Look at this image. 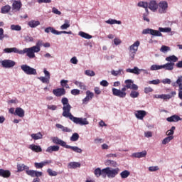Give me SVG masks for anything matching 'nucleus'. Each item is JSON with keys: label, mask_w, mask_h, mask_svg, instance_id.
Segmentation results:
<instances>
[{"label": "nucleus", "mask_w": 182, "mask_h": 182, "mask_svg": "<svg viewBox=\"0 0 182 182\" xmlns=\"http://www.w3.org/2000/svg\"><path fill=\"white\" fill-rule=\"evenodd\" d=\"M61 103L63 107L62 116L66 119H70L71 122H73L75 124H79L80 126H87L89 124L87 118L76 117L72 114L70 110H72V106L69 104V100L67 97L61 99Z\"/></svg>", "instance_id": "nucleus-1"}, {"label": "nucleus", "mask_w": 182, "mask_h": 182, "mask_svg": "<svg viewBox=\"0 0 182 182\" xmlns=\"http://www.w3.org/2000/svg\"><path fill=\"white\" fill-rule=\"evenodd\" d=\"M125 85L121 90L113 87L112 89L113 96H116L117 97H119L120 99H124L126 96H127V92L126 90L127 89H132V90H137L139 89V86L134 84V81L132 80H126L124 81Z\"/></svg>", "instance_id": "nucleus-2"}, {"label": "nucleus", "mask_w": 182, "mask_h": 182, "mask_svg": "<svg viewBox=\"0 0 182 182\" xmlns=\"http://www.w3.org/2000/svg\"><path fill=\"white\" fill-rule=\"evenodd\" d=\"M52 141L54 143V144H59V146H61V147H65V149H70L74 151V153H78L79 154H82V153H83V150L79 148V146L68 145L65 141L59 139L58 136L53 137Z\"/></svg>", "instance_id": "nucleus-3"}, {"label": "nucleus", "mask_w": 182, "mask_h": 182, "mask_svg": "<svg viewBox=\"0 0 182 182\" xmlns=\"http://www.w3.org/2000/svg\"><path fill=\"white\" fill-rule=\"evenodd\" d=\"M41 46H43V41L39 40L37 41L36 46L30 48H26L28 58H29V59H34V58H36L35 53L41 52Z\"/></svg>", "instance_id": "nucleus-4"}, {"label": "nucleus", "mask_w": 182, "mask_h": 182, "mask_svg": "<svg viewBox=\"0 0 182 182\" xmlns=\"http://www.w3.org/2000/svg\"><path fill=\"white\" fill-rule=\"evenodd\" d=\"M174 63H166V64L159 65L157 64H154L151 65L150 70H161L164 69V70H168V72H171V70H174Z\"/></svg>", "instance_id": "nucleus-5"}, {"label": "nucleus", "mask_w": 182, "mask_h": 182, "mask_svg": "<svg viewBox=\"0 0 182 182\" xmlns=\"http://www.w3.org/2000/svg\"><path fill=\"white\" fill-rule=\"evenodd\" d=\"M104 173L106 178V176L108 177V178H114L119 173H120V168H111V167H107L104 168Z\"/></svg>", "instance_id": "nucleus-6"}, {"label": "nucleus", "mask_w": 182, "mask_h": 182, "mask_svg": "<svg viewBox=\"0 0 182 182\" xmlns=\"http://www.w3.org/2000/svg\"><path fill=\"white\" fill-rule=\"evenodd\" d=\"M139 46H140V41H136L129 47V58H131L132 60L134 59V56H136V53H137V50H139Z\"/></svg>", "instance_id": "nucleus-7"}, {"label": "nucleus", "mask_w": 182, "mask_h": 182, "mask_svg": "<svg viewBox=\"0 0 182 182\" xmlns=\"http://www.w3.org/2000/svg\"><path fill=\"white\" fill-rule=\"evenodd\" d=\"M142 35H151L152 36L161 37L163 33H161L160 30H154L152 28H146L142 31Z\"/></svg>", "instance_id": "nucleus-8"}, {"label": "nucleus", "mask_w": 182, "mask_h": 182, "mask_svg": "<svg viewBox=\"0 0 182 182\" xmlns=\"http://www.w3.org/2000/svg\"><path fill=\"white\" fill-rule=\"evenodd\" d=\"M4 53H18V55H25L27 54L26 48L23 50H19L17 48H6L4 49Z\"/></svg>", "instance_id": "nucleus-9"}, {"label": "nucleus", "mask_w": 182, "mask_h": 182, "mask_svg": "<svg viewBox=\"0 0 182 182\" xmlns=\"http://www.w3.org/2000/svg\"><path fill=\"white\" fill-rule=\"evenodd\" d=\"M21 69L26 73V75H37L38 73L36 69L31 68L26 64L21 65Z\"/></svg>", "instance_id": "nucleus-10"}, {"label": "nucleus", "mask_w": 182, "mask_h": 182, "mask_svg": "<svg viewBox=\"0 0 182 182\" xmlns=\"http://www.w3.org/2000/svg\"><path fill=\"white\" fill-rule=\"evenodd\" d=\"M43 73L45 76L39 77L38 79L42 82V83H46V85H49L50 82V73L46 70V68L43 69Z\"/></svg>", "instance_id": "nucleus-11"}, {"label": "nucleus", "mask_w": 182, "mask_h": 182, "mask_svg": "<svg viewBox=\"0 0 182 182\" xmlns=\"http://www.w3.org/2000/svg\"><path fill=\"white\" fill-rule=\"evenodd\" d=\"M168 8V4L167 1H160L158 4V11L160 14H166Z\"/></svg>", "instance_id": "nucleus-12"}, {"label": "nucleus", "mask_w": 182, "mask_h": 182, "mask_svg": "<svg viewBox=\"0 0 182 182\" xmlns=\"http://www.w3.org/2000/svg\"><path fill=\"white\" fill-rule=\"evenodd\" d=\"M16 65V63L12 60H4L1 61V65L5 69H11Z\"/></svg>", "instance_id": "nucleus-13"}, {"label": "nucleus", "mask_w": 182, "mask_h": 182, "mask_svg": "<svg viewBox=\"0 0 182 182\" xmlns=\"http://www.w3.org/2000/svg\"><path fill=\"white\" fill-rule=\"evenodd\" d=\"M26 173L30 177H36V178H39V177H42L43 176V173L42 171H38L35 170H26Z\"/></svg>", "instance_id": "nucleus-14"}, {"label": "nucleus", "mask_w": 182, "mask_h": 182, "mask_svg": "<svg viewBox=\"0 0 182 182\" xmlns=\"http://www.w3.org/2000/svg\"><path fill=\"white\" fill-rule=\"evenodd\" d=\"M95 96V94L90 90H87L86 92V97L82 100V104L83 105H87L92 99H93V97Z\"/></svg>", "instance_id": "nucleus-15"}, {"label": "nucleus", "mask_w": 182, "mask_h": 182, "mask_svg": "<svg viewBox=\"0 0 182 182\" xmlns=\"http://www.w3.org/2000/svg\"><path fill=\"white\" fill-rule=\"evenodd\" d=\"M21 8H22V2H21V1L15 0L13 1L12 11H14V12H19Z\"/></svg>", "instance_id": "nucleus-16"}, {"label": "nucleus", "mask_w": 182, "mask_h": 182, "mask_svg": "<svg viewBox=\"0 0 182 182\" xmlns=\"http://www.w3.org/2000/svg\"><path fill=\"white\" fill-rule=\"evenodd\" d=\"M148 8L152 11V12H157V9H159V4H157V1L152 0L148 4Z\"/></svg>", "instance_id": "nucleus-17"}, {"label": "nucleus", "mask_w": 182, "mask_h": 182, "mask_svg": "<svg viewBox=\"0 0 182 182\" xmlns=\"http://www.w3.org/2000/svg\"><path fill=\"white\" fill-rule=\"evenodd\" d=\"M53 93L57 97H60V96H65V95H66V90L65 88H58L53 90Z\"/></svg>", "instance_id": "nucleus-18"}, {"label": "nucleus", "mask_w": 182, "mask_h": 182, "mask_svg": "<svg viewBox=\"0 0 182 182\" xmlns=\"http://www.w3.org/2000/svg\"><path fill=\"white\" fill-rule=\"evenodd\" d=\"M147 115V112L144 110H137L135 112V117L136 119H139V120H143L144 119V117Z\"/></svg>", "instance_id": "nucleus-19"}, {"label": "nucleus", "mask_w": 182, "mask_h": 182, "mask_svg": "<svg viewBox=\"0 0 182 182\" xmlns=\"http://www.w3.org/2000/svg\"><path fill=\"white\" fill-rule=\"evenodd\" d=\"M147 156V151H143L141 152H135L132 154V157L135 159H141L143 157H146Z\"/></svg>", "instance_id": "nucleus-20"}, {"label": "nucleus", "mask_w": 182, "mask_h": 182, "mask_svg": "<svg viewBox=\"0 0 182 182\" xmlns=\"http://www.w3.org/2000/svg\"><path fill=\"white\" fill-rule=\"evenodd\" d=\"M0 177H3L4 178H9V177H11V171L9 170L0 168Z\"/></svg>", "instance_id": "nucleus-21"}, {"label": "nucleus", "mask_w": 182, "mask_h": 182, "mask_svg": "<svg viewBox=\"0 0 182 182\" xmlns=\"http://www.w3.org/2000/svg\"><path fill=\"white\" fill-rule=\"evenodd\" d=\"M28 149H30V150H32V151H34L35 153L42 152V147H41V146L39 145L31 144L29 145Z\"/></svg>", "instance_id": "nucleus-22"}, {"label": "nucleus", "mask_w": 182, "mask_h": 182, "mask_svg": "<svg viewBox=\"0 0 182 182\" xmlns=\"http://www.w3.org/2000/svg\"><path fill=\"white\" fill-rule=\"evenodd\" d=\"M55 127H57V129H60L64 133H72V129L70 128L65 127L60 124H56Z\"/></svg>", "instance_id": "nucleus-23"}, {"label": "nucleus", "mask_w": 182, "mask_h": 182, "mask_svg": "<svg viewBox=\"0 0 182 182\" xmlns=\"http://www.w3.org/2000/svg\"><path fill=\"white\" fill-rule=\"evenodd\" d=\"M167 122H169L170 123L171 122H180L181 120H182V119L178 116V115H172L168 118H166Z\"/></svg>", "instance_id": "nucleus-24"}, {"label": "nucleus", "mask_w": 182, "mask_h": 182, "mask_svg": "<svg viewBox=\"0 0 182 182\" xmlns=\"http://www.w3.org/2000/svg\"><path fill=\"white\" fill-rule=\"evenodd\" d=\"M176 91L171 92V94H162L161 99H163V100H166V102H167V100H170V99H171V97L176 96Z\"/></svg>", "instance_id": "nucleus-25"}, {"label": "nucleus", "mask_w": 182, "mask_h": 182, "mask_svg": "<svg viewBox=\"0 0 182 182\" xmlns=\"http://www.w3.org/2000/svg\"><path fill=\"white\" fill-rule=\"evenodd\" d=\"M104 171H105V168H103L102 170V169H100V168H97L94 171V174H95V176H96V177H100V176H102V177L105 178V175Z\"/></svg>", "instance_id": "nucleus-26"}, {"label": "nucleus", "mask_w": 182, "mask_h": 182, "mask_svg": "<svg viewBox=\"0 0 182 182\" xmlns=\"http://www.w3.org/2000/svg\"><path fill=\"white\" fill-rule=\"evenodd\" d=\"M126 72H127V73H134V75H140L141 70H140L138 67H134L133 69L127 68Z\"/></svg>", "instance_id": "nucleus-27"}, {"label": "nucleus", "mask_w": 182, "mask_h": 182, "mask_svg": "<svg viewBox=\"0 0 182 182\" xmlns=\"http://www.w3.org/2000/svg\"><path fill=\"white\" fill-rule=\"evenodd\" d=\"M14 115L18 116V117H23L25 116V111L21 107H17L14 112Z\"/></svg>", "instance_id": "nucleus-28"}, {"label": "nucleus", "mask_w": 182, "mask_h": 182, "mask_svg": "<svg viewBox=\"0 0 182 182\" xmlns=\"http://www.w3.org/2000/svg\"><path fill=\"white\" fill-rule=\"evenodd\" d=\"M165 60H166V62H168V63H174L178 60V58H177V56L173 55L166 57L165 58Z\"/></svg>", "instance_id": "nucleus-29"}, {"label": "nucleus", "mask_w": 182, "mask_h": 182, "mask_svg": "<svg viewBox=\"0 0 182 182\" xmlns=\"http://www.w3.org/2000/svg\"><path fill=\"white\" fill-rule=\"evenodd\" d=\"M59 146L58 145H53L48 146L46 149L47 153H53V151H59Z\"/></svg>", "instance_id": "nucleus-30"}, {"label": "nucleus", "mask_w": 182, "mask_h": 182, "mask_svg": "<svg viewBox=\"0 0 182 182\" xmlns=\"http://www.w3.org/2000/svg\"><path fill=\"white\" fill-rule=\"evenodd\" d=\"M50 161H42L40 163L36 162L34 163V166L36 168H43L44 166H46V164H49Z\"/></svg>", "instance_id": "nucleus-31"}, {"label": "nucleus", "mask_w": 182, "mask_h": 182, "mask_svg": "<svg viewBox=\"0 0 182 182\" xmlns=\"http://www.w3.org/2000/svg\"><path fill=\"white\" fill-rule=\"evenodd\" d=\"M80 166H81L80 162H70L68 164V168H70V169L77 168L80 167Z\"/></svg>", "instance_id": "nucleus-32"}, {"label": "nucleus", "mask_w": 182, "mask_h": 182, "mask_svg": "<svg viewBox=\"0 0 182 182\" xmlns=\"http://www.w3.org/2000/svg\"><path fill=\"white\" fill-rule=\"evenodd\" d=\"M28 25L30 28H36L41 25V22L39 21L31 20L28 21Z\"/></svg>", "instance_id": "nucleus-33"}, {"label": "nucleus", "mask_w": 182, "mask_h": 182, "mask_svg": "<svg viewBox=\"0 0 182 182\" xmlns=\"http://www.w3.org/2000/svg\"><path fill=\"white\" fill-rule=\"evenodd\" d=\"M106 23H108V25H122L121 21H117L116 19L109 18L107 21H105Z\"/></svg>", "instance_id": "nucleus-34"}, {"label": "nucleus", "mask_w": 182, "mask_h": 182, "mask_svg": "<svg viewBox=\"0 0 182 182\" xmlns=\"http://www.w3.org/2000/svg\"><path fill=\"white\" fill-rule=\"evenodd\" d=\"M74 84L75 86H77V87H79V89H81L82 90H86V85H85L84 82L75 80L74 81Z\"/></svg>", "instance_id": "nucleus-35"}, {"label": "nucleus", "mask_w": 182, "mask_h": 182, "mask_svg": "<svg viewBox=\"0 0 182 182\" xmlns=\"http://www.w3.org/2000/svg\"><path fill=\"white\" fill-rule=\"evenodd\" d=\"M105 166H110L111 167H117L119 164H117V162H116V161L107 159L105 161Z\"/></svg>", "instance_id": "nucleus-36"}, {"label": "nucleus", "mask_w": 182, "mask_h": 182, "mask_svg": "<svg viewBox=\"0 0 182 182\" xmlns=\"http://www.w3.org/2000/svg\"><path fill=\"white\" fill-rule=\"evenodd\" d=\"M44 31H45L46 33H51L53 35H57V33H58V31L55 30V28H53V27H50V26L46 28Z\"/></svg>", "instance_id": "nucleus-37"}, {"label": "nucleus", "mask_w": 182, "mask_h": 182, "mask_svg": "<svg viewBox=\"0 0 182 182\" xmlns=\"http://www.w3.org/2000/svg\"><path fill=\"white\" fill-rule=\"evenodd\" d=\"M31 136V139H33V140H41V139L43 138V135L41 132H38L36 134H32Z\"/></svg>", "instance_id": "nucleus-38"}, {"label": "nucleus", "mask_w": 182, "mask_h": 182, "mask_svg": "<svg viewBox=\"0 0 182 182\" xmlns=\"http://www.w3.org/2000/svg\"><path fill=\"white\" fill-rule=\"evenodd\" d=\"M17 169H18V171H23V170H29V166L23 164H17Z\"/></svg>", "instance_id": "nucleus-39"}, {"label": "nucleus", "mask_w": 182, "mask_h": 182, "mask_svg": "<svg viewBox=\"0 0 182 182\" xmlns=\"http://www.w3.org/2000/svg\"><path fill=\"white\" fill-rule=\"evenodd\" d=\"M11 6H9L8 4L5 5V6L1 7V13L4 14H9V12L11 11Z\"/></svg>", "instance_id": "nucleus-40"}, {"label": "nucleus", "mask_w": 182, "mask_h": 182, "mask_svg": "<svg viewBox=\"0 0 182 182\" xmlns=\"http://www.w3.org/2000/svg\"><path fill=\"white\" fill-rule=\"evenodd\" d=\"M79 36H81V38H84V39H92V36H90V34H88L87 33L80 31L78 33Z\"/></svg>", "instance_id": "nucleus-41"}, {"label": "nucleus", "mask_w": 182, "mask_h": 182, "mask_svg": "<svg viewBox=\"0 0 182 182\" xmlns=\"http://www.w3.org/2000/svg\"><path fill=\"white\" fill-rule=\"evenodd\" d=\"M64 22L65 23L60 26V29L63 31L68 29V28H70V21L69 20L65 19Z\"/></svg>", "instance_id": "nucleus-42"}, {"label": "nucleus", "mask_w": 182, "mask_h": 182, "mask_svg": "<svg viewBox=\"0 0 182 182\" xmlns=\"http://www.w3.org/2000/svg\"><path fill=\"white\" fill-rule=\"evenodd\" d=\"M173 139H174V136H166L165 139L162 140V144H168V143H170V141H171Z\"/></svg>", "instance_id": "nucleus-43"}, {"label": "nucleus", "mask_w": 182, "mask_h": 182, "mask_svg": "<svg viewBox=\"0 0 182 182\" xmlns=\"http://www.w3.org/2000/svg\"><path fill=\"white\" fill-rule=\"evenodd\" d=\"M171 50V48L167 46H161L160 48V52L162 53H167V52H170Z\"/></svg>", "instance_id": "nucleus-44"}, {"label": "nucleus", "mask_w": 182, "mask_h": 182, "mask_svg": "<svg viewBox=\"0 0 182 182\" xmlns=\"http://www.w3.org/2000/svg\"><path fill=\"white\" fill-rule=\"evenodd\" d=\"M121 178H127L129 176H130V171L127 170H124L122 172L120 173Z\"/></svg>", "instance_id": "nucleus-45"}, {"label": "nucleus", "mask_w": 182, "mask_h": 182, "mask_svg": "<svg viewBox=\"0 0 182 182\" xmlns=\"http://www.w3.org/2000/svg\"><path fill=\"white\" fill-rule=\"evenodd\" d=\"M139 95H140V93L136 91V90L131 91V93L129 94L130 97H132V99H136Z\"/></svg>", "instance_id": "nucleus-46"}, {"label": "nucleus", "mask_w": 182, "mask_h": 182, "mask_svg": "<svg viewBox=\"0 0 182 182\" xmlns=\"http://www.w3.org/2000/svg\"><path fill=\"white\" fill-rule=\"evenodd\" d=\"M159 31H160L161 33L164 32L165 33H168L171 32V28H170V27H165V28L159 27Z\"/></svg>", "instance_id": "nucleus-47"}, {"label": "nucleus", "mask_w": 182, "mask_h": 182, "mask_svg": "<svg viewBox=\"0 0 182 182\" xmlns=\"http://www.w3.org/2000/svg\"><path fill=\"white\" fill-rule=\"evenodd\" d=\"M70 141H77L79 140V134L74 133L70 138Z\"/></svg>", "instance_id": "nucleus-48"}, {"label": "nucleus", "mask_w": 182, "mask_h": 182, "mask_svg": "<svg viewBox=\"0 0 182 182\" xmlns=\"http://www.w3.org/2000/svg\"><path fill=\"white\" fill-rule=\"evenodd\" d=\"M68 82H69V80H62L60 81V85H61L62 87H65L66 89H70V87H69V85L68 84Z\"/></svg>", "instance_id": "nucleus-49"}, {"label": "nucleus", "mask_w": 182, "mask_h": 182, "mask_svg": "<svg viewBox=\"0 0 182 182\" xmlns=\"http://www.w3.org/2000/svg\"><path fill=\"white\" fill-rule=\"evenodd\" d=\"M47 173H48L49 176H50V177H56V176H58V172L52 170L51 168H48L47 170Z\"/></svg>", "instance_id": "nucleus-50"}, {"label": "nucleus", "mask_w": 182, "mask_h": 182, "mask_svg": "<svg viewBox=\"0 0 182 182\" xmlns=\"http://www.w3.org/2000/svg\"><path fill=\"white\" fill-rule=\"evenodd\" d=\"M137 5L139 8H149V3L146 1H139Z\"/></svg>", "instance_id": "nucleus-51"}, {"label": "nucleus", "mask_w": 182, "mask_h": 182, "mask_svg": "<svg viewBox=\"0 0 182 182\" xmlns=\"http://www.w3.org/2000/svg\"><path fill=\"white\" fill-rule=\"evenodd\" d=\"M85 74L87 76H90V77H93L95 76L96 73H95V71L92 70H86L85 71Z\"/></svg>", "instance_id": "nucleus-52"}, {"label": "nucleus", "mask_w": 182, "mask_h": 182, "mask_svg": "<svg viewBox=\"0 0 182 182\" xmlns=\"http://www.w3.org/2000/svg\"><path fill=\"white\" fill-rule=\"evenodd\" d=\"M174 130H176V127H171V128L166 132V136H173V134H174Z\"/></svg>", "instance_id": "nucleus-53"}, {"label": "nucleus", "mask_w": 182, "mask_h": 182, "mask_svg": "<svg viewBox=\"0 0 182 182\" xmlns=\"http://www.w3.org/2000/svg\"><path fill=\"white\" fill-rule=\"evenodd\" d=\"M11 31H19L22 29V27H21V26L19 25H11Z\"/></svg>", "instance_id": "nucleus-54"}, {"label": "nucleus", "mask_w": 182, "mask_h": 182, "mask_svg": "<svg viewBox=\"0 0 182 182\" xmlns=\"http://www.w3.org/2000/svg\"><path fill=\"white\" fill-rule=\"evenodd\" d=\"M122 72H123V70L122 69H119V70H112L111 71V74L113 75V76H118V75H121Z\"/></svg>", "instance_id": "nucleus-55"}, {"label": "nucleus", "mask_w": 182, "mask_h": 182, "mask_svg": "<svg viewBox=\"0 0 182 182\" xmlns=\"http://www.w3.org/2000/svg\"><path fill=\"white\" fill-rule=\"evenodd\" d=\"M176 85H178L182 84V75L178 76V79L176 80V82H174V83H173L172 85H173V86H176Z\"/></svg>", "instance_id": "nucleus-56"}, {"label": "nucleus", "mask_w": 182, "mask_h": 182, "mask_svg": "<svg viewBox=\"0 0 182 182\" xmlns=\"http://www.w3.org/2000/svg\"><path fill=\"white\" fill-rule=\"evenodd\" d=\"M159 170H160V168L159 167V166L149 167V171H151V172L157 171Z\"/></svg>", "instance_id": "nucleus-57"}, {"label": "nucleus", "mask_w": 182, "mask_h": 182, "mask_svg": "<svg viewBox=\"0 0 182 182\" xmlns=\"http://www.w3.org/2000/svg\"><path fill=\"white\" fill-rule=\"evenodd\" d=\"M71 95L73 96H77V95H80V90L77 89H73L71 90Z\"/></svg>", "instance_id": "nucleus-58"}, {"label": "nucleus", "mask_w": 182, "mask_h": 182, "mask_svg": "<svg viewBox=\"0 0 182 182\" xmlns=\"http://www.w3.org/2000/svg\"><path fill=\"white\" fill-rule=\"evenodd\" d=\"M52 12L53 14H55V15H62V12H60V11H58L56 7H53Z\"/></svg>", "instance_id": "nucleus-59"}, {"label": "nucleus", "mask_w": 182, "mask_h": 182, "mask_svg": "<svg viewBox=\"0 0 182 182\" xmlns=\"http://www.w3.org/2000/svg\"><path fill=\"white\" fill-rule=\"evenodd\" d=\"M149 85H159L160 84V80L159 79L153 80L149 82Z\"/></svg>", "instance_id": "nucleus-60"}, {"label": "nucleus", "mask_w": 182, "mask_h": 182, "mask_svg": "<svg viewBox=\"0 0 182 182\" xmlns=\"http://www.w3.org/2000/svg\"><path fill=\"white\" fill-rule=\"evenodd\" d=\"M100 85L103 86L104 87H107V86H109V82L107 80H104L100 82Z\"/></svg>", "instance_id": "nucleus-61"}, {"label": "nucleus", "mask_w": 182, "mask_h": 182, "mask_svg": "<svg viewBox=\"0 0 182 182\" xmlns=\"http://www.w3.org/2000/svg\"><path fill=\"white\" fill-rule=\"evenodd\" d=\"M120 43H122V40H120V38H114V44L116 45V46L120 45Z\"/></svg>", "instance_id": "nucleus-62"}, {"label": "nucleus", "mask_w": 182, "mask_h": 182, "mask_svg": "<svg viewBox=\"0 0 182 182\" xmlns=\"http://www.w3.org/2000/svg\"><path fill=\"white\" fill-rule=\"evenodd\" d=\"M151 92H153V88H151V87H146L144 88V93L147 94Z\"/></svg>", "instance_id": "nucleus-63"}, {"label": "nucleus", "mask_w": 182, "mask_h": 182, "mask_svg": "<svg viewBox=\"0 0 182 182\" xmlns=\"http://www.w3.org/2000/svg\"><path fill=\"white\" fill-rule=\"evenodd\" d=\"M26 42H33V38L32 36H26L25 37Z\"/></svg>", "instance_id": "nucleus-64"}]
</instances>
